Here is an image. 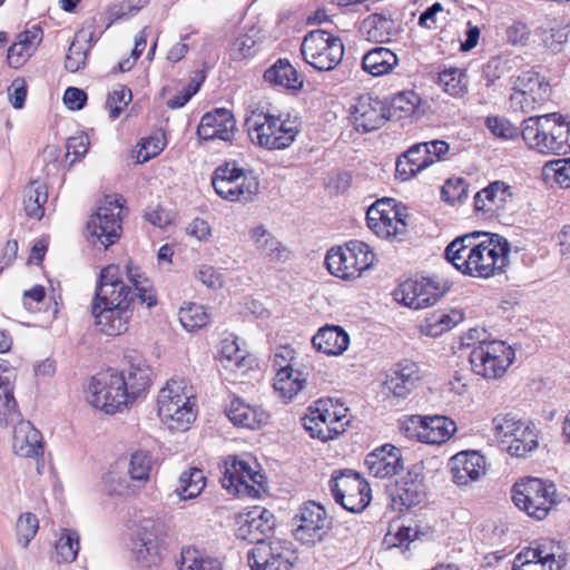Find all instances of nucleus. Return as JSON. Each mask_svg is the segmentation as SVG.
Returning a JSON list of instances; mask_svg holds the SVG:
<instances>
[{
    "instance_id": "1",
    "label": "nucleus",
    "mask_w": 570,
    "mask_h": 570,
    "mask_svg": "<svg viewBox=\"0 0 570 570\" xmlns=\"http://www.w3.org/2000/svg\"><path fill=\"white\" fill-rule=\"evenodd\" d=\"M509 253L510 246L504 237L475 232L452 240L445 249V257L464 275L489 278L504 271Z\"/></svg>"
},
{
    "instance_id": "2",
    "label": "nucleus",
    "mask_w": 570,
    "mask_h": 570,
    "mask_svg": "<svg viewBox=\"0 0 570 570\" xmlns=\"http://www.w3.org/2000/svg\"><path fill=\"white\" fill-rule=\"evenodd\" d=\"M91 314L99 332L108 336L126 333L132 318L131 288L120 279V268H102L96 287Z\"/></svg>"
},
{
    "instance_id": "3",
    "label": "nucleus",
    "mask_w": 570,
    "mask_h": 570,
    "mask_svg": "<svg viewBox=\"0 0 570 570\" xmlns=\"http://www.w3.org/2000/svg\"><path fill=\"white\" fill-rule=\"evenodd\" d=\"M158 415L171 431L185 432L197 417L193 387L184 379H170L158 393Z\"/></svg>"
},
{
    "instance_id": "4",
    "label": "nucleus",
    "mask_w": 570,
    "mask_h": 570,
    "mask_svg": "<svg viewBox=\"0 0 570 570\" xmlns=\"http://www.w3.org/2000/svg\"><path fill=\"white\" fill-rule=\"evenodd\" d=\"M245 125L250 140L268 150L288 148L298 134L294 121L283 119L258 107L249 110Z\"/></svg>"
},
{
    "instance_id": "5",
    "label": "nucleus",
    "mask_w": 570,
    "mask_h": 570,
    "mask_svg": "<svg viewBox=\"0 0 570 570\" xmlns=\"http://www.w3.org/2000/svg\"><path fill=\"white\" fill-rule=\"evenodd\" d=\"M348 409L334 399H320L307 409L302 419L303 426L312 438L333 440L342 434L350 423Z\"/></svg>"
},
{
    "instance_id": "6",
    "label": "nucleus",
    "mask_w": 570,
    "mask_h": 570,
    "mask_svg": "<svg viewBox=\"0 0 570 570\" xmlns=\"http://www.w3.org/2000/svg\"><path fill=\"white\" fill-rule=\"evenodd\" d=\"M491 431L494 439L505 446L511 456L524 458L539 445L535 425L512 414L494 416Z\"/></svg>"
},
{
    "instance_id": "7",
    "label": "nucleus",
    "mask_w": 570,
    "mask_h": 570,
    "mask_svg": "<svg viewBox=\"0 0 570 570\" xmlns=\"http://www.w3.org/2000/svg\"><path fill=\"white\" fill-rule=\"evenodd\" d=\"M374 254L370 246L361 240H351L343 246L331 248L325 257L328 272L344 281H354L370 269Z\"/></svg>"
},
{
    "instance_id": "8",
    "label": "nucleus",
    "mask_w": 570,
    "mask_h": 570,
    "mask_svg": "<svg viewBox=\"0 0 570 570\" xmlns=\"http://www.w3.org/2000/svg\"><path fill=\"white\" fill-rule=\"evenodd\" d=\"M87 401L107 414L122 411L130 403L124 373L108 370L95 375L88 385Z\"/></svg>"
},
{
    "instance_id": "9",
    "label": "nucleus",
    "mask_w": 570,
    "mask_h": 570,
    "mask_svg": "<svg viewBox=\"0 0 570 570\" xmlns=\"http://www.w3.org/2000/svg\"><path fill=\"white\" fill-rule=\"evenodd\" d=\"M264 475L258 471V464L249 456H229L225 461L222 478L223 487L230 493L256 499L263 490Z\"/></svg>"
},
{
    "instance_id": "10",
    "label": "nucleus",
    "mask_w": 570,
    "mask_h": 570,
    "mask_svg": "<svg viewBox=\"0 0 570 570\" xmlns=\"http://www.w3.org/2000/svg\"><path fill=\"white\" fill-rule=\"evenodd\" d=\"M557 489L552 482L524 478L517 482L512 489L514 504L528 515L542 520L556 503Z\"/></svg>"
},
{
    "instance_id": "11",
    "label": "nucleus",
    "mask_w": 570,
    "mask_h": 570,
    "mask_svg": "<svg viewBox=\"0 0 570 570\" xmlns=\"http://www.w3.org/2000/svg\"><path fill=\"white\" fill-rule=\"evenodd\" d=\"M405 207L393 198H382L366 212L368 228L380 238L401 240L407 232Z\"/></svg>"
},
{
    "instance_id": "12",
    "label": "nucleus",
    "mask_w": 570,
    "mask_h": 570,
    "mask_svg": "<svg viewBox=\"0 0 570 570\" xmlns=\"http://www.w3.org/2000/svg\"><path fill=\"white\" fill-rule=\"evenodd\" d=\"M515 358L513 348L503 341H483L470 352L474 374L485 380L501 379Z\"/></svg>"
},
{
    "instance_id": "13",
    "label": "nucleus",
    "mask_w": 570,
    "mask_h": 570,
    "mask_svg": "<svg viewBox=\"0 0 570 570\" xmlns=\"http://www.w3.org/2000/svg\"><path fill=\"white\" fill-rule=\"evenodd\" d=\"M212 184L217 195L228 202H250L259 190L257 178L232 161L215 169Z\"/></svg>"
},
{
    "instance_id": "14",
    "label": "nucleus",
    "mask_w": 570,
    "mask_h": 570,
    "mask_svg": "<svg viewBox=\"0 0 570 570\" xmlns=\"http://www.w3.org/2000/svg\"><path fill=\"white\" fill-rule=\"evenodd\" d=\"M304 60L320 71L334 69L342 60L344 46L342 40L325 30L308 32L301 47Z\"/></svg>"
},
{
    "instance_id": "15",
    "label": "nucleus",
    "mask_w": 570,
    "mask_h": 570,
    "mask_svg": "<svg viewBox=\"0 0 570 570\" xmlns=\"http://www.w3.org/2000/svg\"><path fill=\"white\" fill-rule=\"evenodd\" d=\"M167 534L164 522L147 518L140 520L131 537L130 552L141 567L150 568L160 561L159 546Z\"/></svg>"
},
{
    "instance_id": "16",
    "label": "nucleus",
    "mask_w": 570,
    "mask_h": 570,
    "mask_svg": "<svg viewBox=\"0 0 570 570\" xmlns=\"http://www.w3.org/2000/svg\"><path fill=\"white\" fill-rule=\"evenodd\" d=\"M551 88L533 69L521 71L512 82L510 104L513 110L529 114L549 100Z\"/></svg>"
},
{
    "instance_id": "17",
    "label": "nucleus",
    "mask_w": 570,
    "mask_h": 570,
    "mask_svg": "<svg viewBox=\"0 0 570 570\" xmlns=\"http://www.w3.org/2000/svg\"><path fill=\"white\" fill-rule=\"evenodd\" d=\"M124 203L117 195L106 196L87 223L90 237L96 238L105 248L115 244L121 234V213Z\"/></svg>"
},
{
    "instance_id": "18",
    "label": "nucleus",
    "mask_w": 570,
    "mask_h": 570,
    "mask_svg": "<svg viewBox=\"0 0 570 570\" xmlns=\"http://www.w3.org/2000/svg\"><path fill=\"white\" fill-rule=\"evenodd\" d=\"M334 500L345 510L358 513L371 502V488L366 480L351 470L336 472L330 481Z\"/></svg>"
},
{
    "instance_id": "19",
    "label": "nucleus",
    "mask_w": 570,
    "mask_h": 570,
    "mask_svg": "<svg viewBox=\"0 0 570 570\" xmlns=\"http://www.w3.org/2000/svg\"><path fill=\"white\" fill-rule=\"evenodd\" d=\"M402 430L417 441L441 445L456 432V423L444 415H411L402 422Z\"/></svg>"
},
{
    "instance_id": "20",
    "label": "nucleus",
    "mask_w": 570,
    "mask_h": 570,
    "mask_svg": "<svg viewBox=\"0 0 570 570\" xmlns=\"http://www.w3.org/2000/svg\"><path fill=\"white\" fill-rule=\"evenodd\" d=\"M247 560L252 570H291L297 556L289 541L274 539L256 543Z\"/></svg>"
},
{
    "instance_id": "21",
    "label": "nucleus",
    "mask_w": 570,
    "mask_h": 570,
    "mask_svg": "<svg viewBox=\"0 0 570 570\" xmlns=\"http://www.w3.org/2000/svg\"><path fill=\"white\" fill-rule=\"evenodd\" d=\"M562 119V115L551 112L541 116H531L522 121L521 136L530 149L542 155L556 154L558 145L556 135L557 121Z\"/></svg>"
},
{
    "instance_id": "22",
    "label": "nucleus",
    "mask_w": 570,
    "mask_h": 570,
    "mask_svg": "<svg viewBox=\"0 0 570 570\" xmlns=\"http://www.w3.org/2000/svg\"><path fill=\"white\" fill-rule=\"evenodd\" d=\"M566 560L553 541H542L522 549L513 560L512 570H561Z\"/></svg>"
},
{
    "instance_id": "23",
    "label": "nucleus",
    "mask_w": 570,
    "mask_h": 570,
    "mask_svg": "<svg viewBox=\"0 0 570 570\" xmlns=\"http://www.w3.org/2000/svg\"><path fill=\"white\" fill-rule=\"evenodd\" d=\"M294 521L296 523L294 530L296 539L307 544L322 541L330 527L326 511L315 502L304 503Z\"/></svg>"
},
{
    "instance_id": "24",
    "label": "nucleus",
    "mask_w": 570,
    "mask_h": 570,
    "mask_svg": "<svg viewBox=\"0 0 570 570\" xmlns=\"http://www.w3.org/2000/svg\"><path fill=\"white\" fill-rule=\"evenodd\" d=\"M394 296L404 306L421 309L435 304L441 292L430 279H407L397 287Z\"/></svg>"
},
{
    "instance_id": "25",
    "label": "nucleus",
    "mask_w": 570,
    "mask_h": 570,
    "mask_svg": "<svg viewBox=\"0 0 570 570\" xmlns=\"http://www.w3.org/2000/svg\"><path fill=\"white\" fill-rule=\"evenodd\" d=\"M449 468L452 481L459 487L479 481L487 470L485 459L478 451L456 453L450 459Z\"/></svg>"
},
{
    "instance_id": "26",
    "label": "nucleus",
    "mask_w": 570,
    "mask_h": 570,
    "mask_svg": "<svg viewBox=\"0 0 570 570\" xmlns=\"http://www.w3.org/2000/svg\"><path fill=\"white\" fill-rule=\"evenodd\" d=\"M236 535L242 540L265 542L262 537L274 528V515L263 507H253L237 517Z\"/></svg>"
},
{
    "instance_id": "27",
    "label": "nucleus",
    "mask_w": 570,
    "mask_h": 570,
    "mask_svg": "<svg viewBox=\"0 0 570 570\" xmlns=\"http://www.w3.org/2000/svg\"><path fill=\"white\" fill-rule=\"evenodd\" d=\"M236 121L230 110L225 108L205 114L197 127L202 140L230 141L235 135Z\"/></svg>"
},
{
    "instance_id": "28",
    "label": "nucleus",
    "mask_w": 570,
    "mask_h": 570,
    "mask_svg": "<svg viewBox=\"0 0 570 570\" xmlns=\"http://www.w3.org/2000/svg\"><path fill=\"white\" fill-rule=\"evenodd\" d=\"M422 379L423 372L416 363L403 361L390 371L384 384L393 396L405 399L419 386Z\"/></svg>"
},
{
    "instance_id": "29",
    "label": "nucleus",
    "mask_w": 570,
    "mask_h": 570,
    "mask_svg": "<svg viewBox=\"0 0 570 570\" xmlns=\"http://www.w3.org/2000/svg\"><path fill=\"white\" fill-rule=\"evenodd\" d=\"M368 473L379 479L391 478L403 469L400 449L384 444L370 452L364 462Z\"/></svg>"
},
{
    "instance_id": "30",
    "label": "nucleus",
    "mask_w": 570,
    "mask_h": 570,
    "mask_svg": "<svg viewBox=\"0 0 570 570\" xmlns=\"http://www.w3.org/2000/svg\"><path fill=\"white\" fill-rule=\"evenodd\" d=\"M225 412L234 425L250 430L266 425L269 420V414L266 410L259 405H252L238 396L230 399Z\"/></svg>"
},
{
    "instance_id": "31",
    "label": "nucleus",
    "mask_w": 570,
    "mask_h": 570,
    "mask_svg": "<svg viewBox=\"0 0 570 570\" xmlns=\"http://www.w3.org/2000/svg\"><path fill=\"white\" fill-rule=\"evenodd\" d=\"M512 199V187L505 181L495 180L475 194L474 206L476 210L497 214L504 210Z\"/></svg>"
},
{
    "instance_id": "32",
    "label": "nucleus",
    "mask_w": 570,
    "mask_h": 570,
    "mask_svg": "<svg viewBox=\"0 0 570 570\" xmlns=\"http://www.w3.org/2000/svg\"><path fill=\"white\" fill-rule=\"evenodd\" d=\"M351 118L356 130H375L384 122L383 107L377 99L368 95L361 96L353 106Z\"/></svg>"
},
{
    "instance_id": "33",
    "label": "nucleus",
    "mask_w": 570,
    "mask_h": 570,
    "mask_svg": "<svg viewBox=\"0 0 570 570\" xmlns=\"http://www.w3.org/2000/svg\"><path fill=\"white\" fill-rule=\"evenodd\" d=\"M13 451L21 458H38L43 454V441L31 422L21 421L13 430Z\"/></svg>"
},
{
    "instance_id": "34",
    "label": "nucleus",
    "mask_w": 570,
    "mask_h": 570,
    "mask_svg": "<svg viewBox=\"0 0 570 570\" xmlns=\"http://www.w3.org/2000/svg\"><path fill=\"white\" fill-rule=\"evenodd\" d=\"M42 29L32 26L19 33L17 40L10 46L7 60L10 67L20 68L35 53L42 41Z\"/></svg>"
},
{
    "instance_id": "35",
    "label": "nucleus",
    "mask_w": 570,
    "mask_h": 570,
    "mask_svg": "<svg viewBox=\"0 0 570 570\" xmlns=\"http://www.w3.org/2000/svg\"><path fill=\"white\" fill-rule=\"evenodd\" d=\"M429 166H431V157L426 144H415L397 158L395 165L396 177L406 181Z\"/></svg>"
},
{
    "instance_id": "36",
    "label": "nucleus",
    "mask_w": 570,
    "mask_h": 570,
    "mask_svg": "<svg viewBox=\"0 0 570 570\" xmlns=\"http://www.w3.org/2000/svg\"><path fill=\"white\" fill-rule=\"evenodd\" d=\"M313 346L326 355H342L350 345V336L338 325H325L316 332L312 338Z\"/></svg>"
},
{
    "instance_id": "37",
    "label": "nucleus",
    "mask_w": 570,
    "mask_h": 570,
    "mask_svg": "<svg viewBox=\"0 0 570 570\" xmlns=\"http://www.w3.org/2000/svg\"><path fill=\"white\" fill-rule=\"evenodd\" d=\"M390 495L394 509L400 511L416 505L424 497L422 481L411 475L402 478L390 488Z\"/></svg>"
},
{
    "instance_id": "38",
    "label": "nucleus",
    "mask_w": 570,
    "mask_h": 570,
    "mask_svg": "<svg viewBox=\"0 0 570 570\" xmlns=\"http://www.w3.org/2000/svg\"><path fill=\"white\" fill-rule=\"evenodd\" d=\"M249 238L255 248L271 262L285 261L288 256L286 248L263 225L252 227Z\"/></svg>"
},
{
    "instance_id": "39",
    "label": "nucleus",
    "mask_w": 570,
    "mask_h": 570,
    "mask_svg": "<svg viewBox=\"0 0 570 570\" xmlns=\"http://www.w3.org/2000/svg\"><path fill=\"white\" fill-rule=\"evenodd\" d=\"M397 65V56L385 47L372 48L362 58L363 70L373 77L389 75Z\"/></svg>"
},
{
    "instance_id": "40",
    "label": "nucleus",
    "mask_w": 570,
    "mask_h": 570,
    "mask_svg": "<svg viewBox=\"0 0 570 570\" xmlns=\"http://www.w3.org/2000/svg\"><path fill=\"white\" fill-rule=\"evenodd\" d=\"M307 383L306 374L297 368L277 370L274 379V391L284 401L293 400Z\"/></svg>"
},
{
    "instance_id": "41",
    "label": "nucleus",
    "mask_w": 570,
    "mask_h": 570,
    "mask_svg": "<svg viewBox=\"0 0 570 570\" xmlns=\"http://www.w3.org/2000/svg\"><path fill=\"white\" fill-rule=\"evenodd\" d=\"M464 320L461 309L435 311L428 315L421 324V332L428 336L436 337L452 330Z\"/></svg>"
},
{
    "instance_id": "42",
    "label": "nucleus",
    "mask_w": 570,
    "mask_h": 570,
    "mask_svg": "<svg viewBox=\"0 0 570 570\" xmlns=\"http://www.w3.org/2000/svg\"><path fill=\"white\" fill-rule=\"evenodd\" d=\"M264 79L275 87L297 90L303 86V80L295 68L287 60H277L264 72Z\"/></svg>"
},
{
    "instance_id": "43",
    "label": "nucleus",
    "mask_w": 570,
    "mask_h": 570,
    "mask_svg": "<svg viewBox=\"0 0 570 570\" xmlns=\"http://www.w3.org/2000/svg\"><path fill=\"white\" fill-rule=\"evenodd\" d=\"M220 362L230 371H245L248 367L246 351L239 347L237 337L230 335L220 342Z\"/></svg>"
},
{
    "instance_id": "44",
    "label": "nucleus",
    "mask_w": 570,
    "mask_h": 570,
    "mask_svg": "<svg viewBox=\"0 0 570 570\" xmlns=\"http://www.w3.org/2000/svg\"><path fill=\"white\" fill-rule=\"evenodd\" d=\"M128 401H134L150 384V370L142 362L130 364L127 373H124Z\"/></svg>"
},
{
    "instance_id": "45",
    "label": "nucleus",
    "mask_w": 570,
    "mask_h": 570,
    "mask_svg": "<svg viewBox=\"0 0 570 570\" xmlns=\"http://www.w3.org/2000/svg\"><path fill=\"white\" fill-rule=\"evenodd\" d=\"M206 485V478L202 470L191 468L184 471L178 480L175 493L181 500H189L198 497Z\"/></svg>"
},
{
    "instance_id": "46",
    "label": "nucleus",
    "mask_w": 570,
    "mask_h": 570,
    "mask_svg": "<svg viewBox=\"0 0 570 570\" xmlns=\"http://www.w3.org/2000/svg\"><path fill=\"white\" fill-rule=\"evenodd\" d=\"M91 35L88 36L83 31H79L75 40L69 46L66 55L65 67L70 72H77L85 67L87 55L90 49Z\"/></svg>"
},
{
    "instance_id": "47",
    "label": "nucleus",
    "mask_w": 570,
    "mask_h": 570,
    "mask_svg": "<svg viewBox=\"0 0 570 570\" xmlns=\"http://www.w3.org/2000/svg\"><path fill=\"white\" fill-rule=\"evenodd\" d=\"M179 570H222V563L195 548H185L180 553Z\"/></svg>"
},
{
    "instance_id": "48",
    "label": "nucleus",
    "mask_w": 570,
    "mask_h": 570,
    "mask_svg": "<svg viewBox=\"0 0 570 570\" xmlns=\"http://www.w3.org/2000/svg\"><path fill=\"white\" fill-rule=\"evenodd\" d=\"M154 466V458L147 450H137L129 456L127 472L132 481L147 482Z\"/></svg>"
},
{
    "instance_id": "49",
    "label": "nucleus",
    "mask_w": 570,
    "mask_h": 570,
    "mask_svg": "<svg viewBox=\"0 0 570 570\" xmlns=\"http://www.w3.org/2000/svg\"><path fill=\"white\" fill-rule=\"evenodd\" d=\"M439 83L452 97H463L468 91L466 73L461 68H449L439 73Z\"/></svg>"
},
{
    "instance_id": "50",
    "label": "nucleus",
    "mask_w": 570,
    "mask_h": 570,
    "mask_svg": "<svg viewBox=\"0 0 570 570\" xmlns=\"http://www.w3.org/2000/svg\"><path fill=\"white\" fill-rule=\"evenodd\" d=\"M80 548V537L76 530L62 529L55 549L58 562H72Z\"/></svg>"
},
{
    "instance_id": "51",
    "label": "nucleus",
    "mask_w": 570,
    "mask_h": 570,
    "mask_svg": "<svg viewBox=\"0 0 570 570\" xmlns=\"http://www.w3.org/2000/svg\"><path fill=\"white\" fill-rule=\"evenodd\" d=\"M179 322L188 331H197L205 327L210 322V315L203 305L188 303L179 309Z\"/></svg>"
},
{
    "instance_id": "52",
    "label": "nucleus",
    "mask_w": 570,
    "mask_h": 570,
    "mask_svg": "<svg viewBox=\"0 0 570 570\" xmlns=\"http://www.w3.org/2000/svg\"><path fill=\"white\" fill-rule=\"evenodd\" d=\"M421 105V97L413 90H404L394 95L391 100V111L399 118L414 116Z\"/></svg>"
},
{
    "instance_id": "53",
    "label": "nucleus",
    "mask_w": 570,
    "mask_h": 570,
    "mask_svg": "<svg viewBox=\"0 0 570 570\" xmlns=\"http://www.w3.org/2000/svg\"><path fill=\"white\" fill-rule=\"evenodd\" d=\"M16 379V368L6 361L0 362V397L3 399V406L8 412L14 411L17 407L13 396Z\"/></svg>"
},
{
    "instance_id": "54",
    "label": "nucleus",
    "mask_w": 570,
    "mask_h": 570,
    "mask_svg": "<svg viewBox=\"0 0 570 570\" xmlns=\"http://www.w3.org/2000/svg\"><path fill=\"white\" fill-rule=\"evenodd\" d=\"M48 199L46 187L42 184L32 183L26 189L24 210L30 218L40 219L43 214V205Z\"/></svg>"
},
{
    "instance_id": "55",
    "label": "nucleus",
    "mask_w": 570,
    "mask_h": 570,
    "mask_svg": "<svg viewBox=\"0 0 570 570\" xmlns=\"http://www.w3.org/2000/svg\"><path fill=\"white\" fill-rule=\"evenodd\" d=\"M542 176L547 183L570 187V158L548 161L542 168Z\"/></svg>"
},
{
    "instance_id": "56",
    "label": "nucleus",
    "mask_w": 570,
    "mask_h": 570,
    "mask_svg": "<svg viewBox=\"0 0 570 570\" xmlns=\"http://www.w3.org/2000/svg\"><path fill=\"white\" fill-rule=\"evenodd\" d=\"M166 146L165 135L156 131L149 137L142 139L139 149L136 151V161L144 164L158 156Z\"/></svg>"
},
{
    "instance_id": "57",
    "label": "nucleus",
    "mask_w": 570,
    "mask_h": 570,
    "mask_svg": "<svg viewBox=\"0 0 570 570\" xmlns=\"http://www.w3.org/2000/svg\"><path fill=\"white\" fill-rule=\"evenodd\" d=\"M38 529L39 521L35 514L30 512L21 514L16 524L18 544L26 549L36 537Z\"/></svg>"
},
{
    "instance_id": "58",
    "label": "nucleus",
    "mask_w": 570,
    "mask_h": 570,
    "mask_svg": "<svg viewBox=\"0 0 570 570\" xmlns=\"http://www.w3.org/2000/svg\"><path fill=\"white\" fill-rule=\"evenodd\" d=\"M257 39L253 33L239 35L229 47V57L234 61H242L253 57L256 52Z\"/></svg>"
},
{
    "instance_id": "59",
    "label": "nucleus",
    "mask_w": 570,
    "mask_h": 570,
    "mask_svg": "<svg viewBox=\"0 0 570 570\" xmlns=\"http://www.w3.org/2000/svg\"><path fill=\"white\" fill-rule=\"evenodd\" d=\"M485 126L493 136L505 140H514L521 132L508 118L500 116L488 117Z\"/></svg>"
},
{
    "instance_id": "60",
    "label": "nucleus",
    "mask_w": 570,
    "mask_h": 570,
    "mask_svg": "<svg viewBox=\"0 0 570 570\" xmlns=\"http://www.w3.org/2000/svg\"><path fill=\"white\" fill-rule=\"evenodd\" d=\"M131 99V90L124 85H118L109 94L106 102V106L109 109V117L112 120L118 118Z\"/></svg>"
},
{
    "instance_id": "61",
    "label": "nucleus",
    "mask_w": 570,
    "mask_h": 570,
    "mask_svg": "<svg viewBox=\"0 0 570 570\" xmlns=\"http://www.w3.org/2000/svg\"><path fill=\"white\" fill-rule=\"evenodd\" d=\"M102 484L105 492L109 495H127L130 493L128 480L115 470L105 473Z\"/></svg>"
},
{
    "instance_id": "62",
    "label": "nucleus",
    "mask_w": 570,
    "mask_h": 570,
    "mask_svg": "<svg viewBox=\"0 0 570 570\" xmlns=\"http://www.w3.org/2000/svg\"><path fill=\"white\" fill-rule=\"evenodd\" d=\"M196 278L210 289H220L224 286V275L212 265H200L196 273Z\"/></svg>"
},
{
    "instance_id": "63",
    "label": "nucleus",
    "mask_w": 570,
    "mask_h": 570,
    "mask_svg": "<svg viewBox=\"0 0 570 570\" xmlns=\"http://www.w3.org/2000/svg\"><path fill=\"white\" fill-rule=\"evenodd\" d=\"M390 22L380 16L372 14L367 17L362 23V31L367 37L368 40H374L377 42H383L387 35L381 32V28H385Z\"/></svg>"
},
{
    "instance_id": "64",
    "label": "nucleus",
    "mask_w": 570,
    "mask_h": 570,
    "mask_svg": "<svg viewBox=\"0 0 570 570\" xmlns=\"http://www.w3.org/2000/svg\"><path fill=\"white\" fill-rule=\"evenodd\" d=\"M414 535L415 532L411 528L393 523L390 525L384 540L390 547H401L410 542Z\"/></svg>"
}]
</instances>
